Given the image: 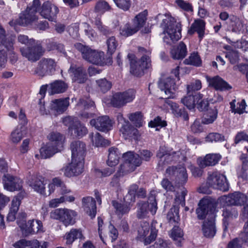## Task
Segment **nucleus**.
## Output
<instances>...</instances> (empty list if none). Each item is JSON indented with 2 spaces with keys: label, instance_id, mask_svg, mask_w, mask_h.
Masks as SVG:
<instances>
[{
  "label": "nucleus",
  "instance_id": "6e6552de",
  "mask_svg": "<svg viewBox=\"0 0 248 248\" xmlns=\"http://www.w3.org/2000/svg\"><path fill=\"white\" fill-rule=\"evenodd\" d=\"M135 96V92L131 89L123 93H117L112 96L110 104L114 107L121 108L132 101Z\"/></svg>",
  "mask_w": 248,
  "mask_h": 248
},
{
  "label": "nucleus",
  "instance_id": "774afa93",
  "mask_svg": "<svg viewBox=\"0 0 248 248\" xmlns=\"http://www.w3.org/2000/svg\"><path fill=\"white\" fill-rule=\"evenodd\" d=\"M205 22L203 20H196L191 25V31H204L205 30Z\"/></svg>",
  "mask_w": 248,
  "mask_h": 248
},
{
  "label": "nucleus",
  "instance_id": "0eeeda50",
  "mask_svg": "<svg viewBox=\"0 0 248 248\" xmlns=\"http://www.w3.org/2000/svg\"><path fill=\"white\" fill-rule=\"evenodd\" d=\"M206 184L209 187L226 191L229 190V186L225 175L217 172L210 174Z\"/></svg>",
  "mask_w": 248,
  "mask_h": 248
},
{
  "label": "nucleus",
  "instance_id": "37998d69",
  "mask_svg": "<svg viewBox=\"0 0 248 248\" xmlns=\"http://www.w3.org/2000/svg\"><path fill=\"white\" fill-rule=\"evenodd\" d=\"M181 32H163V41L167 44L171 45L178 41L182 37Z\"/></svg>",
  "mask_w": 248,
  "mask_h": 248
},
{
  "label": "nucleus",
  "instance_id": "8fccbe9b",
  "mask_svg": "<svg viewBox=\"0 0 248 248\" xmlns=\"http://www.w3.org/2000/svg\"><path fill=\"white\" fill-rule=\"evenodd\" d=\"M127 203H128L126 202L125 204H121L115 201L112 202V205L116 209L117 214L119 215H123L127 213L129 211L130 207ZM128 203L129 204L130 203Z\"/></svg>",
  "mask_w": 248,
  "mask_h": 248
},
{
  "label": "nucleus",
  "instance_id": "58836bf2",
  "mask_svg": "<svg viewBox=\"0 0 248 248\" xmlns=\"http://www.w3.org/2000/svg\"><path fill=\"white\" fill-rule=\"evenodd\" d=\"M121 153L117 148L111 147L108 149L107 164L108 166L113 167L119 162Z\"/></svg>",
  "mask_w": 248,
  "mask_h": 248
},
{
  "label": "nucleus",
  "instance_id": "f704fd0d",
  "mask_svg": "<svg viewBox=\"0 0 248 248\" xmlns=\"http://www.w3.org/2000/svg\"><path fill=\"white\" fill-rule=\"evenodd\" d=\"M123 159L129 165L136 169L141 164V160L138 154H135L133 152H127L123 154Z\"/></svg>",
  "mask_w": 248,
  "mask_h": 248
},
{
  "label": "nucleus",
  "instance_id": "7ed1b4c3",
  "mask_svg": "<svg viewBox=\"0 0 248 248\" xmlns=\"http://www.w3.org/2000/svg\"><path fill=\"white\" fill-rule=\"evenodd\" d=\"M31 46L21 48L20 52L22 55L29 61L35 62L43 55L45 49L39 41L35 40H31Z\"/></svg>",
  "mask_w": 248,
  "mask_h": 248
},
{
  "label": "nucleus",
  "instance_id": "6ab92c4d",
  "mask_svg": "<svg viewBox=\"0 0 248 248\" xmlns=\"http://www.w3.org/2000/svg\"><path fill=\"white\" fill-rule=\"evenodd\" d=\"M91 125L101 131L107 132L112 127L111 120L107 116L99 117L96 119H93L90 121Z\"/></svg>",
  "mask_w": 248,
  "mask_h": 248
},
{
  "label": "nucleus",
  "instance_id": "2f4dec72",
  "mask_svg": "<svg viewBox=\"0 0 248 248\" xmlns=\"http://www.w3.org/2000/svg\"><path fill=\"white\" fill-rule=\"evenodd\" d=\"M213 207V203L208 200L202 199L200 201L199 207L196 210L198 217L200 219L204 218L209 211L211 210Z\"/></svg>",
  "mask_w": 248,
  "mask_h": 248
},
{
  "label": "nucleus",
  "instance_id": "7c9ffc66",
  "mask_svg": "<svg viewBox=\"0 0 248 248\" xmlns=\"http://www.w3.org/2000/svg\"><path fill=\"white\" fill-rule=\"evenodd\" d=\"M67 83L61 80H57L48 85V93L50 95L64 93L68 89Z\"/></svg>",
  "mask_w": 248,
  "mask_h": 248
},
{
  "label": "nucleus",
  "instance_id": "a18cd8bd",
  "mask_svg": "<svg viewBox=\"0 0 248 248\" xmlns=\"http://www.w3.org/2000/svg\"><path fill=\"white\" fill-rule=\"evenodd\" d=\"M138 187V186L136 184H133L129 186L128 193L124 198L126 202L131 203L135 202Z\"/></svg>",
  "mask_w": 248,
  "mask_h": 248
},
{
  "label": "nucleus",
  "instance_id": "a211bd4d",
  "mask_svg": "<svg viewBox=\"0 0 248 248\" xmlns=\"http://www.w3.org/2000/svg\"><path fill=\"white\" fill-rule=\"evenodd\" d=\"M72 159L84 160L86 153V144L79 140L75 141L71 144Z\"/></svg>",
  "mask_w": 248,
  "mask_h": 248
},
{
  "label": "nucleus",
  "instance_id": "79ce46f5",
  "mask_svg": "<svg viewBox=\"0 0 248 248\" xmlns=\"http://www.w3.org/2000/svg\"><path fill=\"white\" fill-rule=\"evenodd\" d=\"M169 235L170 237L175 241V244L177 246H181V242L183 240L184 233L181 228L177 226L176 225H174Z\"/></svg>",
  "mask_w": 248,
  "mask_h": 248
},
{
  "label": "nucleus",
  "instance_id": "4468645a",
  "mask_svg": "<svg viewBox=\"0 0 248 248\" xmlns=\"http://www.w3.org/2000/svg\"><path fill=\"white\" fill-rule=\"evenodd\" d=\"M148 11L145 10L137 15L132 20V25L126 24L125 27L127 31H139L141 30L147 20Z\"/></svg>",
  "mask_w": 248,
  "mask_h": 248
},
{
  "label": "nucleus",
  "instance_id": "603ef678",
  "mask_svg": "<svg viewBox=\"0 0 248 248\" xmlns=\"http://www.w3.org/2000/svg\"><path fill=\"white\" fill-rule=\"evenodd\" d=\"M184 63L195 66H200L202 64V60L197 53H193L187 58L185 60Z\"/></svg>",
  "mask_w": 248,
  "mask_h": 248
},
{
  "label": "nucleus",
  "instance_id": "c756f323",
  "mask_svg": "<svg viewBox=\"0 0 248 248\" xmlns=\"http://www.w3.org/2000/svg\"><path fill=\"white\" fill-rule=\"evenodd\" d=\"M94 102L89 98H82L79 99L78 103L77 104V108L78 110H84V112L80 113V115L82 118L86 119L91 117L92 115L91 113H89L88 112L85 111V110L88 109L90 108L94 107Z\"/></svg>",
  "mask_w": 248,
  "mask_h": 248
},
{
  "label": "nucleus",
  "instance_id": "a878e982",
  "mask_svg": "<svg viewBox=\"0 0 248 248\" xmlns=\"http://www.w3.org/2000/svg\"><path fill=\"white\" fill-rule=\"evenodd\" d=\"M84 211L92 218L95 217L96 213V202L91 197L83 198L82 200Z\"/></svg>",
  "mask_w": 248,
  "mask_h": 248
},
{
  "label": "nucleus",
  "instance_id": "09e8293b",
  "mask_svg": "<svg viewBox=\"0 0 248 248\" xmlns=\"http://www.w3.org/2000/svg\"><path fill=\"white\" fill-rule=\"evenodd\" d=\"M217 114L216 109H210L204 114L202 120V123L205 124H212L217 119Z\"/></svg>",
  "mask_w": 248,
  "mask_h": 248
},
{
  "label": "nucleus",
  "instance_id": "473e14b6",
  "mask_svg": "<svg viewBox=\"0 0 248 248\" xmlns=\"http://www.w3.org/2000/svg\"><path fill=\"white\" fill-rule=\"evenodd\" d=\"M60 152L54 147L48 143L41 147L40 149V154H36L35 157L37 159H46L49 158L53 155L56 153Z\"/></svg>",
  "mask_w": 248,
  "mask_h": 248
},
{
  "label": "nucleus",
  "instance_id": "4c0bfd02",
  "mask_svg": "<svg viewBox=\"0 0 248 248\" xmlns=\"http://www.w3.org/2000/svg\"><path fill=\"white\" fill-rule=\"evenodd\" d=\"M62 214L61 221L63 222L65 226L73 225L75 223L76 217L77 216V213L75 211L68 209H63Z\"/></svg>",
  "mask_w": 248,
  "mask_h": 248
},
{
  "label": "nucleus",
  "instance_id": "f8f14e48",
  "mask_svg": "<svg viewBox=\"0 0 248 248\" xmlns=\"http://www.w3.org/2000/svg\"><path fill=\"white\" fill-rule=\"evenodd\" d=\"M219 202L227 205H241L247 201V196L239 192H235L228 195H224L219 198Z\"/></svg>",
  "mask_w": 248,
  "mask_h": 248
},
{
  "label": "nucleus",
  "instance_id": "cd10ccee",
  "mask_svg": "<svg viewBox=\"0 0 248 248\" xmlns=\"http://www.w3.org/2000/svg\"><path fill=\"white\" fill-rule=\"evenodd\" d=\"M206 79L209 86L213 87L216 90L223 91L229 90L232 88V87L226 81L218 76L213 78L207 77Z\"/></svg>",
  "mask_w": 248,
  "mask_h": 248
},
{
  "label": "nucleus",
  "instance_id": "13d9d810",
  "mask_svg": "<svg viewBox=\"0 0 248 248\" xmlns=\"http://www.w3.org/2000/svg\"><path fill=\"white\" fill-rule=\"evenodd\" d=\"M235 100L231 102L230 103L231 107L233 112L235 113H237L239 114H242L244 112L245 108H246V102L245 100H242L240 102H239L237 104L236 107L235 105L234 102Z\"/></svg>",
  "mask_w": 248,
  "mask_h": 248
},
{
  "label": "nucleus",
  "instance_id": "69168bd1",
  "mask_svg": "<svg viewBox=\"0 0 248 248\" xmlns=\"http://www.w3.org/2000/svg\"><path fill=\"white\" fill-rule=\"evenodd\" d=\"M28 247H30L31 248H47L48 246V242L45 241L40 242L36 239L28 241Z\"/></svg>",
  "mask_w": 248,
  "mask_h": 248
},
{
  "label": "nucleus",
  "instance_id": "bf43d9fd",
  "mask_svg": "<svg viewBox=\"0 0 248 248\" xmlns=\"http://www.w3.org/2000/svg\"><path fill=\"white\" fill-rule=\"evenodd\" d=\"M120 130L124 135L129 136L135 134L137 132V130L133 128L128 121L124 122V123L122 124V127Z\"/></svg>",
  "mask_w": 248,
  "mask_h": 248
},
{
  "label": "nucleus",
  "instance_id": "393cba45",
  "mask_svg": "<svg viewBox=\"0 0 248 248\" xmlns=\"http://www.w3.org/2000/svg\"><path fill=\"white\" fill-rule=\"evenodd\" d=\"M87 54L86 58L84 59L88 62L94 64L100 65L104 63V53L103 52H99L90 49Z\"/></svg>",
  "mask_w": 248,
  "mask_h": 248
},
{
  "label": "nucleus",
  "instance_id": "a19ab883",
  "mask_svg": "<svg viewBox=\"0 0 248 248\" xmlns=\"http://www.w3.org/2000/svg\"><path fill=\"white\" fill-rule=\"evenodd\" d=\"M202 231L205 237H213L216 232L214 220L212 219L204 221L202 227Z\"/></svg>",
  "mask_w": 248,
  "mask_h": 248
},
{
  "label": "nucleus",
  "instance_id": "412c9836",
  "mask_svg": "<svg viewBox=\"0 0 248 248\" xmlns=\"http://www.w3.org/2000/svg\"><path fill=\"white\" fill-rule=\"evenodd\" d=\"M58 12V8L56 6L46 1L43 3L40 14L44 18L53 21Z\"/></svg>",
  "mask_w": 248,
  "mask_h": 248
},
{
  "label": "nucleus",
  "instance_id": "1a4fd4ad",
  "mask_svg": "<svg viewBox=\"0 0 248 248\" xmlns=\"http://www.w3.org/2000/svg\"><path fill=\"white\" fill-rule=\"evenodd\" d=\"M57 62L54 59L43 58L39 62L35 72L41 77L51 75L55 72Z\"/></svg>",
  "mask_w": 248,
  "mask_h": 248
},
{
  "label": "nucleus",
  "instance_id": "9b49d317",
  "mask_svg": "<svg viewBox=\"0 0 248 248\" xmlns=\"http://www.w3.org/2000/svg\"><path fill=\"white\" fill-rule=\"evenodd\" d=\"M84 169V160L72 159L71 163L61 169L64 175L67 177L78 176L81 174Z\"/></svg>",
  "mask_w": 248,
  "mask_h": 248
},
{
  "label": "nucleus",
  "instance_id": "680f3d73",
  "mask_svg": "<svg viewBox=\"0 0 248 248\" xmlns=\"http://www.w3.org/2000/svg\"><path fill=\"white\" fill-rule=\"evenodd\" d=\"M110 7L108 3L104 0H100L98 1L95 6V10L96 12L102 14L109 10Z\"/></svg>",
  "mask_w": 248,
  "mask_h": 248
},
{
  "label": "nucleus",
  "instance_id": "052dcab7",
  "mask_svg": "<svg viewBox=\"0 0 248 248\" xmlns=\"http://www.w3.org/2000/svg\"><path fill=\"white\" fill-rule=\"evenodd\" d=\"M128 117L129 120L134 123L136 127H140L142 125V116L140 112H136L130 114Z\"/></svg>",
  "mask_w": 248,
  "mask_h": 248
},
{
  "label": "nucleus",
  "instance_id": "5701e85b",
  "mask_svg": "<svg viewBox=\"0 0 248 248\" xmlns=\"http://www.w3.org/2000/svg\"><path fill=\"white\" fill-rule=\"evenodd\" d=\"M47 139L48 143L60 152L63 149L65 137L62 134L58 132H51L48 135Z\"/></svg>",
  "mask_w": 248,
  "mask_h": 248
},
{
  "label": "nucleus",
  "instance_id": "2eb2a0df",
  "mask_svg": "<svg viewBox=\"0 0 248 248\" xmlns=\"http://www.w3.org/2000/svg\"><path fill=\"white\" fill-rule=\"evenodd\" d=\"M222 215L223 217L222 220L223 230L224 232H226L230 228L232 221L237 217L238 213L235 208L227 205L223 208Z\"/></svg>",
  "mask_w": 248,
  "mask_h": 248
},
{
  "label": "nucleus",
  "instance_id": "3c124183",
  "mask_svg": "<svg viewBox=\"0 0 248 248\" xmlns=\"http://www.w3.org/2000/svg\"><path fill=\"white\" fill-rule=\"evenodd\" d=\"M132 166L129 165L126 163L124 160L123 163L121 164L119 170L117 172V176L119 177H122L128 173L131 172L135 170Z\"/></svg>",
  "mask_w": 248,
  "mask_h": 248
},
{
  "label": "nucleus",
  "instance_id": "f257e3e1",
  "mask_svg": "<svg viewBox=\"0 0 248 248\" xmlns=\"http://www.w3.org/2000/svg\"><path fill=\"white\" fill-rule=\"evenodd\" d=\"M139 50L142 56L138 61L133 54H129L127 56L130 63V72L136 76H140L144 70L151 67V52L143 47H139Z\"/></svg>",
  "mask_w": 248,
  "mask_h": 248
},
{
  "label": "nucleus",
  "instance_id": "f3484780",
  "mask_svg": "<svg viewBox=\"0 0 248 248\" xmlns=\"http://www.w3.org/2000/svg\"><path fill=\"white\" fill-rule=\"evenodd\" d=\"M23 234L28 236L30 234L43 232V224L39 220H30L20 226Z\"/></svg>",
  "mask_w": 248,
  "mask_h": 248
},
{
  "label": "nucleus",
  "instance_id": "c03bdc74",
  "mask_svg": "<svg viewBox=\"0 0 248 248\" xmlns=\"http://www.w3.org/2000/svg\"><path fill=\"white\" fill-rule=\"evenodd\" d=\"M176 181H178L181 184L186 182L187 179V174L186 169L183 166H179L176 169V174L175 177Z\"/></svg>",
  "mask_w": 248,
  "mask_h": 248
},
{
  "label": "nucleus",
  "instance_id": "0e129e2a",
  "mask_svg": "<svg viewBox=\"0 0 248 248\" xmlns=\"http://www.w3.org/2000/svg\"><path fill=\"white\" fill-rule=\"evenodd\" d=\"M22 138L23 134L21 130L19 128H16L11 133L10 139L14 143H18Z\"/></svg>",
  "mask_w": 248,
  "mask_h": 248
},
{
  "label": "nucleus",
  "instance_id": "e2e57ef3",
  "mask_svg": "<svg viewBox=\"0 0 248 248\" xmlns=\"http://www.w3.org/2000/svg\"><path fill=\"white\" fill-rule=\"evenodd\" d=\"M241 141L245 145V148L248 152V135L243 132L238 133L235 137V143L237 144Z\"/></svg>",
  "mask_w": 248,
  "mask_h": 248
},
{
  "label": "nucleus",
  "instance_id": "864d4df0",
  "mask_svg": "<svg viewBox=\"0 0 248 248\" xmlns=\"http://www.w3.org/2000/svg\"><path fill=\"white\" fill-rule=\"evenodd\" d=\"M167 219L170 224L176 225L179 220L178 210L175 208H171L168 213Z\"/></svg>",
  "mask_w": 248,
  "mask_h": 248
},
{
  "label": "nucleus",
  "instance_id": "39448f33",
  "mask_svg": "<svg viewBox=\"0 0 248 248\" xmlns=\"http://www.w3.org/2000/svg\"><path fill=\"white\" fill-rule=\"evenodd\" d=\"M13 38L5 34V32H0V42L2 45V46H0V66L1 67L6 62L7 58L6 51L3 48V46H4L9 51V54H13L14 61L17 59L16 56L13 51Z\"/></svg>",
  "mask_w": 248,
  "mask_h": 248
},
{
  "label": "nucleus",
  "instance_id": "9d476101",
  "mask_svg": "<svg viewBox=\"0 0 248 248\" xmlns=\"http://www.w3.org/2000/svg\"><path fill=\"white\" fill-rule=\"evenodd\" d=\"M63 123L69 126V132L70 134L76 137H82L87 133V129L78 121H74V119L70 116L63 119Z\"/></svg>",
  "mask_w": 248,
  "mask_h": 248
},
{
  "label": "nucleus",
  "instance_id": "dca6fc26",
  "mask_svg": "<svg viewBox=\"0 0 248 248\" xmlns=\"http://www.w3.org/2000/svg\"><path fill=\"white\" fill-rule=\"evenodd\" d=\"M3 183L5 189L12 192L21 190L22 187L23 182L18 177L7 174L3 176Z\"/></svg>",
  "mask_w": 248,
  "mask_h": 248
},
{
  "label": "nucleus",
  "instance_id": "e433bc0d",
  "mask_svg": "<svg viewBox=\"0 0 248 248\" xmlns=\"http://www.w3.org/2000/svg\"><path fill=\"white\" fill-rule=\"evenodd\" d=\"M187 54L186 45L181 42L177 47H174L170 50L171 57L173 59L179 60L183 59Z\"/></svg>",
  "mask_w": 248,
  "mask_h": 248
},
{
  "label": "nucleus",
  "instance_id": "338daca9",
  "mask_svg": "<svg viewBox=\"0 0 248 248\" xmlns=\"http://www.w3.org/2000/svg\"><path fill=\"white\" fill-rule=\"evenodd\" d=\"M107 44L108 46V51L111 54L115 51L118 46L115 38L113 36L109 37L107 41Z\"/></svg>",
  "mask_w": 248,
  "mask_h": 248
},
{
  "label": "nucleus",
  "instance_id": "ea45409f",
  "mask_svg": "<svg viewBox=\"0 0 248 248\" xmlns=\"http://www.w3.org/2000/svg\"><path fill=\"white\" fill-rule=\"evenodd\" d=\"M83 237L82 231L80 229H72L69 232L65 233L64 239L66 240L65 244L67 246L72 245L73 242L77 239H81Z\"/></svg>",
  "mask_w": 248,
  "mask_h": 248
},
{
  "label": "nucleus",
  "instance_id": "5fc2aeb1",
  "mask_svg": "<svg viewBox=\"0 0 248 248\" xmlns=\"http://www.w3.org/2000/svg\"><path fill=\"white\" fill-rule=\"evenodd\" d=\"M188 94V96L181 99V102L188 109H193L195 106V102H197L196 94L194 95H193L192 93Z\"/></svg>",
  "mask_w": 248,
  "mask_h": 248
},
{
  "label": "nucleus",
  "instance_id": "b1692460",
  "mask_svg": "<svg viewBox=\"0 0 248 248\" xmlns=\"http://www.w3.org/2000/svg\"><path fill=\"white\" fill-rule=\"evenodd\" d=\"M45 178L41 176H33L29 182L30 186L37 193L46 195L45 191Z\"/></svg>",
  "mask_w": 248,
  "mask_h": 248
},
{
  "label": "nucleus",
  "instance_id": "de8ad7c7",
  "mask_svg": "<svg viewBox=\"0 0 248 248\" xmlns=\"http://www.w3.org/2000/svg\"><path fill=\"white\" fill-rule=\"evenodd\" d=\"M93 145L96 147L101 146H105L109 144V141L108 140H105L101 136L99 133L96 132L94 134L90 135Z\"/></svg>",
  "mask_w": 248,
  "mask_h": 248
},
{
  "label": "nucleus",
  "instance_id": "c85d7f7f",
  "mask_svg": "<svg viewBox=\"0 0 248 248\" xmlns=\"http://www.w3.org/2000/svg\"><path fill=\"white\" fill-rule=\"evenodd\" d=\"M69 105V98L54 99L51 101L50 108L58 114L63 113Z\"/></svg>",
  "mask_w": 248,
  "mask_h": 248
},
{
  "label": "nucleus",
  "instance_id": "6e6d98bb",
  "mask_svg": "<svg viewBox=\"0 0 248 248\" xmlns=\"http://www.w3.org/2000/svg\"><path fill=\"white\" fill-rule=\"evenodd\" d=\"M197 108L200 111H205L208 109L209 102L207 99H202V95L200 93L196 94Z\"/></svg>",
  "mask_w": 248,
  "mask_h": 248
},
{
  "label": "nucleus",
  "instance_id": "aec40b11",
  "mask_svg": "<svg viewBox=\"0 0 248 248\" xmlns=\"http://www.w3.org/2000/svg\"><path fill=\"white\" fill-rule=\"evenodd\" d=\"M26 193L24 191L19 192L16 196L12 199L10 208L9 213L7 216V220L14 221L16 218V215L19 210L21 200L25 196Z\"/></svg>",
  "mask_w": 248,
  "mask_h": 248
},
{
  "label": "nucleus",
  "instance_id": "4be33fe9",
  "mask_svg": "<svg viewBox=\"0 0 248 248\" xmlns=\"http://www.w3.org/2000/svg\"><path fill=\"white\" fill-rule=\"evenodd\" d=\"M175 154V152H172L165 146L160 147L156 154V156L159 159L158 166L162 168L170 160Z\"/></svg>",
  "mask_w": 248,
  "mask_h": 248
},
{
  "label": "nucleus",
  "instance_id": "ddd939ff",
  "mask_svg": "<svg viewBox=\"0 0 248 248\" xmlns=\"http://www.w3.org/2000/svg\"><path fill=\"white\" fill-rule=\"evenodd\" d=\"M149 224L145 221L142 222L138 228L137 238L143 241L145 245L150 244L155 239L157 235V231L155 229H152L149 236L146 237L149 233Z\"/></svg>",
  "mask_w": 248,
  "mask_h": 248
},
{
  "label": "nucleus",
  "instance_id": "bb28decb",
  "mask_svg": "<svg viewBox=\"0 0 248 248\" xmlns=\"http://www.w3.org/2000/svg\"><path fill=\"white\" fill-rule=\"evenodd\" d=\"M220 157L221 156L219 154H210L207 155L204 158H199L197 162L201 168H204L207 166L216 165Z\"/></svg>",
  "mask_w": 248,
  "mask_h": 248
},
{
  "label": "nucleus",
  "instance_id": "f03ea898",
  "mask_svg": "<svg viewBox=\"0 0 248 248\" xmlns=\"http://www.w3.org/2000/svg\"><path fill=\"white\" fill-rule=\"evenodd\" d=\"M156 192L151 191L147 202H141L138 204L137 216L139 218H145L148 216L149 212L152 215L155 214L157 206L155 199Z\"/></svg>",
  "mask_w": 248,
  "mask_h": 248
},
{
  "label": "nucleus",
  "instance_id": "4d7b16f0",
  "mask_svg": "<svg viewBox=\"0 0 248 248\" xmlns=\"http://www.w3.org/2000/svg\"><path fill=\"white\" fill-rule=\"evenodd\" d=\"M96 82L100 90L103 93H106L110 90L112 86L111 82L105 78L97 80Z\"/></svg>",
  "mask_w": 248,
  "mask_h": 248
},
{
  "label": "nucleus",
  "instance_id": "20e7f679",
  "mask_svg": "<svg viewBox=\"0 0 248 248\" xmlns=\"http://www.w3.org/2000/svg\"><path fill=\"white\" fill-rule=\"evenodd\" d=\"M155 19L162 20L160 23V28L164 31H181L182 30L181 22L172 17L170 13L159 14L156 16Z\"/></svg>",
  "mask_w": 248,
  "mask_h": 248
},
{
  "label": "nucleus",
  "instance_id": "49530a36",
  "mask_svg": "<svg viewBox=\"0 0 248 248\" xmlns=\"http://www.w3.org/2000/svg\"><path fill=\"white\" fill-rule=\"evenodd\" d=\"M241 159L242 160V166L238 172V176L243 180H246L248 177V160L244 155H242Z\"/></svg>",
  "mask_w": 248,
  "mask_h": 248
},
{
  "label": "nucleus",
  "instance_id": "72a5a7b5",
  "mask_svg": "<svg viewBox=\"0 0 248 248\" xmlns=\"http://www.w3.org/2000/svg\"><path fill=\"white\" fill-rule=\"evenodd\" d=\"M69 72L72 74L71 76L74 81H76L79 83H83L87 79L85 70L81 67L75 68L71 67L69 70Z\"/></svg>",
  "mask_w": 248,
  "mask_h": 248
},
{
  "label": "nucleus",
  "instance_id": "423d86ee",
  "mask_svg": "<svg viewBox=\"0 0 248 248\" xmlns=\"http://www.w3.org/2000/svg\"><path fill=\"white\" fill-rule=\"evenodd\" d=\"M40 5L39 0H34L32 5L28 7L26 10L21 14L17 21V24L22 26H27L37 18L35 13L39 10Z\"/></svg>",
  "mask_w": 248,
  "mask_h": 248
},
{
  "label": "nucleus",
  "instance_id": "c9c22d12",
  "mask_svg": "<svg viewBox=\"0 0 248 248\" xmlns=\"http://www.w3.org/2000/svg\"><path fill=\"white\" fill-rule=\"evenodd\" d=\"M158 87L162 91H164L166 95L170 97V94L176 89L174 80L171 78H167L163 81H160L158 83Z\"/></svg>",
  "mask_w": 248,
  "mask_h": 248
}]
</instances>
